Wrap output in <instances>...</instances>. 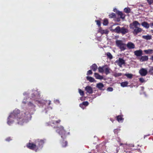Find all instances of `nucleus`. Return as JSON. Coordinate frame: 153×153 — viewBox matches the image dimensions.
<instances>
[{
    "label": "nucleus",
    "instance_id": "f257e3e1",
    "mask_svg": "<svg viewBox=\"0 0 153 153\" xmlns=\"http://www.w3.org/2000/svg\"><path fill=\"white\" fill-rule=\"evenodd\" d=\"M20 111L16 109L9 115L8 118L7 123L10 125L13 122V120L11 119L17 118L18 121V123L20 125H22L25 120L28 119V118L30 117V115L28 112H22L20 113Z\"/></svg>",
    "mask_w": 153,
    "mask_h": 153
},
{
    "label": "nucleus",
    "instance_id": "f03ea898",
    "mask_svg": "<svg viewBox=\"0 0 153 153\" xmlns=\"http://www.w3.org/2000/svg\"><path fill=\"white\" fill-rule=\"evenodd\" d=\"M45 140L38 139L36 140L35 144L29 143L27 144V147L29 149L37 151L41 149L43 147V145L45 142Z\"/></svg>",
    "mask_w": 153,
    "mask_h": 153
},
{
    "label": "nucleus",
    "instance_id": "7ed1b4c3",
    "mask_svg": "<svg viewBox=\"0 0 153 153\" xmlns=\"http://www.w3.org/2000/svg\"><path fill=\"white\" fill-rule=\"evenodd\" d=\"M114 31L118 33H121L123 35H124L129 32L128 29L125 27H120L117 26L114 30Z\"/></svg>",
    "mask_w": 153,
    "mask_h": 153
},
{
    "label": "nucleus",
    "instance_id": "20e7f679",
    "mask_svg": "<svg viewBox=\"0 0 153 153\" xmlns=\"http://www.w3.org/2000/svg\"><path fill=\"white\" fill-rule=\"evenodd\" d=\"M116 46L121 51H124L126 49V45L122 40H117L116 41Z\"/></svg>",
    "mask_w": 153,
    "mask_h": 153
},
{
    "label": "nucleus",
    "instance_id": "39448f33",
    "mask_svg": "<svg viewBox=\"0 0 153 153\" xmlns=\"http://www.w3.org/2000/svg\"><path fill=\"white\" fill-rule=\"evenodd\" d=\"M58 128L56 131V132L61 135V137L62 138H64L65 137V131L63 127L61 126L60 127H58Z\"/></svg>",
    "mask_w": 153,
    "mask_h": 153
},
{
    "label": "nucleus",
    "instance_id": "423d86ee",
    "mask_svg": "<svg viewBox=\"0 0 153 153\" xmlns=\"http://www.w3.org/2000/svg\"><path fill=\"white\" fill-rule=\"evenodd\" d=\"M33 93L31 94V98L33 100H35L39 99L40 97V92L37 90H33Z\"/></svg>",
    "mask_w": 153,
    "mask_h": 153
},
{
    "label": "nucleus",
    "instance_id": "0eeeda50",
    "mask_svg": "<svg viewBox=\"0 0 153 153\" xmlns=\"http://www.w3.org/2000/svg\"><path fill=\"white\" fill-rule=\"evenodd\" d=\"M130 28L133 30V33L135 35H136L138 33L141 32L142 29L139 27H130Z\"/></svg>",
    "mask_w": 153,
    "mask_h": 153
},
{
    "label": "nucleus",
    "instance_id": "6e6552de",
    "mask_svg": "<svg viewBox=\"0 0 153 153\" xmlns=\"http://www.w3.org/2000/svg\"><path fill=\"white\" fill-rule=\"evenodd\" d=\"M116 63L120 67H122V65L125 64V61L122 58H119L118 60L115 61Z\"/></svg>",
    "mask_w": 153,
    "mask_h": 153
},
{
    "label": "nucleus",
    "instance_id": "1a4fd4ad",
    "mask_svg": "<svg viewBox=\"0 0 153 153\" xmlns=\"http://www.w3.org/2000/svg\"><path fill=\"white\" fill-rule=\"evenodd\" d=\"M147 70L144 68H141L139 71V73L142 76H144L147 74Z\"/></svg>",
    "mask_w": 153,
    "mask_h": 153
},
{
    "label": "nucleus",
    "instance_id": "9d476101",
    "mask_svg": "<svg viewBox=\"0 0 153 153\" xmlns=\"http://www.w3.org/2000/svg\"><path fill=\"white\" fill-rule=\"evenodd\" d=\"M127 47L129 49H134L135 47L134 44L132 42H129L126 45Z\"/></svg>",
    "mask_w": 153,
    "mask_h": 153
},
{
    "label": "nucleus",
    "instance_id": "9b49d317",
    "mask_svg": "<svg viewBox=\"0 0 153 153\" xmlns=\"http://www.w3.org/2000/svg\"><path fill=\"white\" fill-rule=\"evenodd\" d=\"M134 53L137 56H141L143 54L142 51L141 49L135 51H134Z\"/></svg>",
    "mask_w": 153,
    "mask_h": 153
},
{
    "label": "nucleus",
    "instance_id": "f8f14e48",
    "mask_svg": "<svg viewBox=\"0 0 153 153\" xmlns=\"http://www.w3.org/2000/svg\"><path fill=\"white\" fill-rule=\"evenodd\" d=\"M85 90L89 94H91L93 93L92 88L90 86H87L85 88Z\"/></svg>",
    "mask_w": 153,
    "mask_h": 153
},
{
    "label": "nucleus",
    "instance_id": "ddd939ff",
    "mask_svg": "<svg viewBox=\"0 0 153 153\" xmlns=\"http://www.w3.org/2000/svg\"><path fill=\"white\" fill-rule=\"evenodd\" d=\"M140 24L137 21L134 22L132 24H130V27H139L140 26Z\"/></svg>",
    "mask_w": 153,
    "mask_h": 153
},
{
    "label": "nucleus",
    "instance_id": "4468645a",
    "mask_svg": "<svg viewBox=\"0 0 153 153\" xmlns=\"http://www.w3.org/2000/svg\"><path fill=\"white\" fill-rule=\"evenodd\" d=\"M96 87L100 90H104V89H103L104 85L102 83L100 82L97 83V84Z\"/></svg>",
    "mask_w": 153,
    "mask_h": 153
},
{
    "label": "nucleus",
    "instance_id": "2eb2a0df",
    "mask_svg": "<svg viewBox=\"0 0 153 153\" xmlns=\"http://www.w3.org/2000/svg\"><path fill=\"white\" fill-rule=\"evenodd\" d=\"M148 59V57L147 56H141L140 59V61L141 62H143L147 61Z\"/></svg>",
    "mask_w": 153,
    "mask_h": 153
},
{
    "label": "nucleus",
    "instance_id": "dca6fc26",
    "mask_svg": "<svg viewBox=\"0 0 153 153\" xmlns=\"http://www.w3.org/2000/svg\"><path fill=\"white\" fill-rule=\"evenodd\" d=\"M144 27L148 29L150 25L146 22H144L141 24Z\"/></svg>",
    "mask_w": 153,
    "mask_h": 153
},
{
    "label": "nucleus",
    "instance_id": "f3484780",
    "mask_svg": "<svg viewBox=\"0 0 153 153\" xmlns=\"http://www.w3.org/2000/svg\"><path fill=\"white\" fill-rule=\"evenodd\" d=\"M94 75L96 78L97 79H103L102 76H100L97 73H95Z\"/></svg>",
    "mask_w": 153,
    "mask_h": 153
},
{
    "label": "nucleus",
    "instance_id": "a211bd4d",
    "mask_svg": "<svg viewBox=\"0 0 153 153\" xmlns=\"http://www.w3.org/2000/svg\"><path fill=\"white\" fill-rule=\"evenodd\" d=\"M117 14L120 16V18L124 19L125 18V15L121 12L118 11L117 12Z\"/></svg>",
    "mask_w": 153,
    "mask_h": 153
},
{
    "label": "nucleus",
    "instance_id": "6ab92c4d",
    "mask_svg": "<svg viewBox=\"0 0 153 153\" xmlns=\"http://www.w3.org/2000/svg\"><path fill=\"white\" fill-rule=\"evenodd\" d=\"M111 70L108 67H107L106 66H105L104 69V71H105V73L106 75H107L108 74L110 73V70Z\"/></svg>",
    "mask_w": 153,
    "mask_h": 153
},
{
    "label": "nucleus",
    "instance_id": "aec40b11",
    "mask_svg": "<svg viewBox=\"0 0 153 153\" xmlns=\"http://www.w3.org/2000/svg\"><path fill=\"white\" fill-rule=\"evenodd\" d=\"M105 66H106V65H105L102 67H99L98 68L99 72L101 73H103L104 71V69Z\"/></svg>",
    "mask_w": 153,
    "mask_h": 153
},
{
    "label": "nucleus",
    "instance_id": "412c9836",
    "mask_svg": "<svg viewBox=\"0 0 153 153\" xmlns=\"http://www.w3.org/2000/svg\"><path fill=\"white\" fill-rule=\"evenodd\" d=\"M142 38L144 39L148 40H150L152 39V36L150 35H148L146 36H142Z\"/></svg>",
    "mask_w": 153,
    "mask_h": 153
},
{
    "label": "nucleus",
    "instance_id": "4be33fe9",
    "mask_svg": "<svg viewBox=\"0 0 153 153\" xmlns=\"http://www.w3.org/2000/svg\"><path fill=\"white\" fill-rule=\"evenodd\" d=\"M144 51L146 54H150L153 53V50L149 49L145 50Z\"/></svg>",
    "mask_w": 153,
    "mask_h": 153
},
{
    "label": "nucleus",
    "instance_id": "5701e85b",
    "mask_svg": "<svg viewBox=\"0 0 153 153\" xmlns=\"http://www.w3.org/2000/svg\"><path fill=\"white\" fill-rule=\"evenodd\" d=\"M117 117V120L119 122H123V118L122 117V116L120 115H118Z\"/></svg>",
    "mask_w": 153,
    "mask_h": 153
},
{
    "label": "nucleus",
    "instance_id": "b1692460",
    "mask_svg": "<svg viewBox=\"0 0 153 153\" xmlns=\"http://www.w3.org/2000/svg\"><path fill=\"white\" fill-rule=\"evenodd\" d=\"M86 79L88 80L90 82H93L95 81L93 78L91 76H87Z\"/></svg>",
    "mask_w": 153,
    "mask_h": 153
},
{
    "label": "nucleus",
    "instance_id": "393cba45",
    "mask_svg": "<svg viewBox=\"0 0 153 153\" xmlns=\"http://www.w3.org/2000/svg\"><path fill=\"white\" fill-rule=\"evenodd\" d=\"M97 68V66L95 64H93L91 67V68L94 71H96Z\"/></svg>",
    "mask_w": 153,
    "mask_h": 153
},
{
    "label": "nucleus",
    "instance_id": "a878e982",
    "mask_svg": "<svg viewBox=\"0 0 153 153\" xmlns=\"http://www.w3.org/2000/svg\"><path fill=\"white\" fill-rule=\"evenodd\" d=\"M127 82H123L121 83V86L122 87L127 86L128 84Z\"/></svg>",
    "mask_w": 153,
    "mask_h": 153
},
{
    "label": "nucleus",
    "instance_id": "bb28decb",
    "mask_svg": "<svg viewBox=\"0 0 153 153\" xmlns=\"http://www.w3.org/2000/svg\"><path fill=\"white\" fill-rule=\"evenodd\" d=\"M125 76L129 79H131L133 77V75L130 74H126Z\"/></svg>",
    "mask_w": 153,
    "mask_h": 153
},
{
    "label": "nucleus",
    "instance_id": "cd10ccee",
    "mask_svg": "<svg viewBox=\"0 0 153 153\" xmlns=\"http://www.w3.org/2000/svg\"><path fill=\"white\" fill-rule=\"evenodd\" d=\"M106 55L110 59H112L113 58V56L111 53L109 52H108L106 53Z\"/></svg>",
    "mask_w": 153,
    "mask_h": 153
},
{
    "label": "nucleus",
    "instance_id": "c85d7f7f",
    "mask_svg": "<svg viewBox=\"0 0 153 153\" xmlns=\"http://www.w3.org/2000/svg\"><path fill=\"white\" fill-rule=\"evenodd\" d=\"M124 11L127 13H129L130 12L131 10L130 8H125L124 9Z\"/></svg>",
    "mask_w": 153,
    "mask_h": 153
},
{
    "label": "nucleus",
    "instance_id": "c756f323",
    "mask_svg": "<svg viewBox=\"0 0 153 153\" xmlns=\"http://www.w3.org/2000/svg\"><path fill=\"white\" fill-rule=\"evenodd\" d=\"M122 75V74L121 73H115L113 74L114 76L115 77H118L119 76H121Z\"/></svg>",
    "mask_w": 153,
    "mask_h": 153
},
{
    "label": "nucleus",
    "instance_id": "7c9ffc66",
    "mask_svg": "<svg viewBox=\"0 0 153 153\" xmlns=\"http://www.w3.org/2000/svg\"><path fill=\"white\" fill-rule=\"evenodd\" d=\"M100 32L102 34H103L104 33L107 34L108 33V31L107 30H100Z\"/></svg>",
    "mask_w": 153,
    "mask_h": 153
},
{
    "label": "nucleus",
    "instance_id": "2f4dec72",
    "mask_svg": "<svg viewBox=\"0 0 153 153\" xmlns=\"http://www.w3.org/2000/svg\"><path fill=\"white\" fill-rule=\"evenodd\" d=\"M79 92L80 95L82 96H83L84 95V93L83 91H82L80 89H79Z\"/></svg>",
    "mask_w": 153,
    "mask_h": 153
},
{
    "label": "nucleus",
    "instance_id": "473e14b6",
    "mask_svg": "<svg viewBox=\"0 0 153 153\" xmlns=\"http://www.w3.org/2000/svg\"><path fill=\"white\" fill-rule=\"evenodd\" d=\"M28 105L31 107L32 108H34L35 107L34 105L31 102H29L28 104Z\"/></svg>",
    "mask_w": 153,
    "mask_h": 153
},
{
    "label": "nucleus",
    "instance_id": "72a5a7b5",
    "mask_svg": "<svg viewBox=\"0 0 153 153\" xmlns=\"http://www.w3.org/2000/svg\"><path fill=\"white\" fill-rule=\"evenodd\" d=\"M108 23V22L107 19H104L103 24L104 25H107Z\"/></svg>",
    "mask_w": 153,
    "mask_h": 153
},
{
    "label": "nucleus",
    "instance_id": "f704fd0d",
    "mask_svg": "<svg viewBox=\"0 0 153 153\" xmlns=\"http://www.w3.org/2000/svg\"><path fill=\"white\" fill-rule=\"evenodd\" d=\"M115 14L114 13H112L110 14L109 15V18H113L115 16Z\"/></svg>",
    "mask_w": 153,
    "mask_h": 153
},
{
    "label": "nucleus",
    "instance_id": "c9c22d12",
    "mask_svg": "<svg viewBox=\"0 0 153 153\" xmlns=\"http://www.w3.org/2000/svg\"><path fill=\"white\" fill-rule=\"evenodd\" d=\"M149 72L151 74H152L153 73V67L150 68Z\"/></svg>",
    "mask_w": 153,
    "mask_h": 153
},
{
    "label": "nucleus",
    "instance_id": "e433bc0d",
    "mask_svg": "<svg viewBox=\"0 0 153 153\" xmlns=\"http://www.w3.org/2000/svg\"><path fill=\"white\" fill-rule=\"evenodd\" d=\"M60 121H61V120H58L56 121H54L53 120L52 121V122L51 123L53 124H55V123H59L60 122Z\"/></svg>",
    "mask_w": 153,
    "mask_h": 153
},
{
    "label": "nucleus",
    "instance_id": "4c0bfd02",
    "mask_svg": "<svg viewBox=\"0 0 153 153\" xmlns=\"http://www.w3.org/2000/svg\"><path fill=\"white\" fill-rule=\"evenodd\" d=\"M83 105L87 106L88 105V103L87 101L84 102L82 103Z\"/></svg>",
    "mask_w": 153,
    "mask_h": 153
},
{
    "label": "nucleus",
    "instance_id": "58836bf2",
    "mask_svg": "<svg viewBox=\"0 0 153 153\" xmlns=\"http://www.w3.org/2000/svg\"><path fill=\"white\" fill-rule=\"evenodd\" d=\"M140 81L142 83L145 82V80L143 78H140L139 79Z\"/></svg>",
    "mask_w": 153,
    "mask_h": 153
},
{
    "label": "nucleus",
    "instance_id": "ea45409f",
    "mask_svg": "<svg viewBox=\"0 0 153 153\" xmlns=\"http://www.w3.org/2000/svg\"><path fill=\"white\" fill-rule=\"evenodd\" d=\"M147 1L150 5L151 4L153 3V0H147Z\"/></svg>",
    "mask_w": 153,
    "mask_h": 153
},
{
    "label": "nucleus",
    "instance_id": "a19ab883",
    "mask_svg": "<svg viewBox=\"0 0 153 153\" xmlns=\"http://www.w3.org/2000/svg\"><path fill=\"white\" fill-rule=\"evenodd\" d=\"M113 89L112 87H109L107 89V91H113Z\"/></svg>",
    "mask_w": 153,
    "mask_h": 153
},
{
    "label": "nucleus",
    "instance_id": "79ce46f5",
    "mask_svg": "<svg viewBox=\"0 0 153 153\" xmlns=\"http://www.w3.org/2000/svg\"><path fill=\"white\" fill-rule=\"evenodd\" d=\"M95 22H96L97 25L98 26H100V25H101L100 22L99 20H96Z\"/></svg>",
    "mask_w": 153,
    "mask_h": 153
},
{
    "label": "nucleus",
    "instance_id": "37998d69",
    "mask_svg": "<svg viewBox=\"0 0 153 153\" xmlns=\"http://www.w3.org/2000/svg\"><path fill=\"white\" fill-rule=\"evenodd\" d=\"M92 74V72L91 70H89L88 71L87 74V75L91 74Z\"/></svg>",
    "mask_w": 153,
    "mask_h": 153
},
{
    "label": "nucleus",
    "instance_id": "c03bdc74",
    "mask_svg": "<svg viewBox=\"0 0 153 153\" xmlns=\"http://www.w3.org/2000/svg\"><path fill=\"white\" fill-rule=\"evenodd\" d=\"M67 141H65V145H64V144H62V146L63 147H65L67 145Z\"/></svg>",
    "mask_w": 153,
    "mask_h": 153
},
{
    "label": "nucleus",
    "instance_id": "a18cd8bd",
    "mask_svg": "<svg viewBox=\"0 0 153 153\" xmlns=\"http://www.w3.org/2000/svg\"><path fill=\"white\" fill-rule=\"evenodd\" d=\"M83 104L82 103H81L79 105V106L81 107V108H84L83 107Z\"/></svg>",
    "mask_w": 153,
    "mask_h": 153
},
{
    "label": "nucleus",
    "instance_id": "49530a36",
    "mask_svg": "<svg viewBox=\"0 0 153 153\" xmlns=\"http://www.w3.org/2000/svg\"><path fill=\"white\" fill-rule=\"evenodd\" d=\"M23 95L24 96H28V94L26 92H25L23 93Z\"/></svg>",
    "mask_w": 153,
    "mask_h": 153
},
{
    "label": "nucleus",
    "instance_id": "de8ad7c7",
    "mask_svg": "<svg viewBox=\"0 0 153 153\" xmlns=\"http://www.w3.org/2000/svg\"><path fill=\"white\" fill-rule=\"evenodd\" d=\"M54 101L55 102V103H59V100H54Z\"/></svg>",
    "mask_w": 153,
    "mask_h": 153
},
{
    "label": "nucleus",
    "instance_id": "09e8293b",
    "mask_svg": "<svg viewBox=\"0 0 153 153\" xmlns=\"http://www.w3.org/2000/svg\"><path fill=\"white\" fill-rule=\"evenodd\" d=\"M11 140L10 139V137H8V138H7L6 139V141H9L10 140Z\"/></svg>",
    "mask_w": 153,
    "mask_h": 153
},
{
    "label": "nucleus",
    "instance_id": "8fccbe9b",
    "mask_svg": "<svg viewBox=\"0 0 153 153\" xmlns=\"http://www.w3.org/2000/svg\"><path fill=\"white\" fill-rule=\"evenodd\" d=\"M150 25L152 28L153 27V22L150 23Z\"/></svg>",
    "mask_w": 153,
    "mask_h": 153
},
{
    "label": "nucleus",
    "instance_id": "3c124183",
    "mask_svg": "<svg viewBox=\"0 0 153 153\" xmlns=\"http://www.w3.org/2000/svg\"><path fill=\"white\" fill-rule=\"evenodd\" d=\"M150 59L153 61V55L150 58Z\"/></svg>",
    "mask_w": 153,
    "mask_h": 153
},
{
    "label": "nucleus",
    "instance_id": "603ef678",
    "mask_svg": "<svg viewBox=\"0 0 153 153\" xmlns=\"http://www.w3.org/2000/svg\"><path fill=\"white\" fill-rule=\"evenodd\" d=\"M120 19H117V22H119V21H120Z\"/></svg>",
    "mask_w": 153,
    "mask_h": 153
},
{
    "label": "nucleus",
    "instance_id": "864d4df0",
    "mask_svg": "<svg viewBox=\"0 0 153 153\" xmlns=\"http://www.w3.org/2000/svg\"><path fill=\"white\" fill-rule=\"evenodd\" d=\"M46 126H48V125H49V123H46Z\"/></svg>",
    "mask_w": 153,
    "mask_h": 153
},
{
    "label": "nucleus",
    "instance_id": "5fc2aeb1",
    "mask_svg": "<svg viewBox=\"0 0 153 153\" xmlns=\"http://www.w3.org/2000/svg\"><path fill=\"white\" fill-rule=\"evenodd\" d=\"M22 102L24 103V104H25L26 103V102L25 101H23Z\"/></svg>",
    "mask_w": 153,
    "mask_h": 153
},
{
    "label": "nucleus",
    "instance_id": "6e6d98bb",
    "mask_svg": "<svg viewBox=\"0 0 153 153\" xmlns=\"http://www.w3.org/2000/svg\"><path fill=\"white\" fill-rule=\"evenodd\" d=\"M151 31L152 33H153V30H152Z\"/></svg>",
    "mask_w": 153,
    "mask_h": 153
},
{
    "label": "nucleus",
    "instance_id": "4d7b16f0",
    "mask_svg": "<svg viewBox=\"0 0 153 153\" xmlns=\"http://www.w3.org/2000/svg\"><path fill=\"white\" fill-rule=\"evenodd\" d=\"M50 103H51V101H50L49 103V105H50Z\"/></svg>",
    "mask_w": 153,
    "mask_h": 153
},
{
    "label": "nucleus",
    "instance_id": "13d9d810",
    "mask_svg": "<svg viewBox=\"0 0 153 153\" xmlns=\"http://www.w3.org/2000/svg\"><path fill=\"white\" fill-rule=\"evenodd\" d=\"M122 143L120 144V145H122Z\"/></svg>",
    "mask_w": 153,
    "mask_h": 153
}]
</instances>
